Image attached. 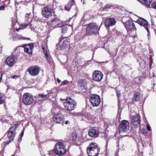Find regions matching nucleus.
Returning <instances> with one entry per match:
<instances>
[{
    "label": "nucleus",
    "instance_id": "1",
    "mask_svg": "<svg viewBox=\"0 0 156 156\" xmlns=\"http://www.w3.org/2000/svg\"><path fill=\"white\" fill-rule=\"evenodd\" d=\"M66 149L63 142H58L56 144L54 149L49 152V156H55L56 155L61 156L66 152Z\"/></svg>",
    "mask_w": 156,
    "mask_h": 156
},
{
    "label": "nucleus",
    "instance_id": "2",
    "mask_svg": "<svg viewBox=\"0 0 156 156\" xmlns=\"http://www.w3.org/2000/svg\"><path fill=\"white\" fill-rule=\"evenodd\" d=\"M100 148L96 143H91L87 148V153L89 156H98Z\"/></svg>",
    "mask_w": 156,
    "mask_h": 156
},
{
    "label": "nucleus",
    "instance_id": "3",
    "mask_svg": "<svg viewBox=\"0 0 156 156\" xmlns=\"http://www.w3.org/2000/svg\"><path fill=\"white\" fill-rule=\"evenodd\" d=\"M100 27V26L99 27L95 23L91 22L89 23L86 28L87 35H92L98 33Z\"/></svg>",
    "mask_w": 156,
    "mask_h": 156
},
{
    "label": "nucleus",
    "instance_id": "4",
    "mask_svg": "<svg viewBox=\"0 0 156 156\" xmlns=\"http://www.w3.org/2000/svg\"><path fill=\"white\" fill-rule=\"evenodd\" d=\"M16 127L15 126L10 127L5 135L7 134L9 140L6 142V144L7 145L12 141L14 138L16 134Z\"/></svg>",
    "mask_w": 156,
    "mask_h": 156
},
{
    "label": "nucleus",
    "instance_id": "5",
    "mask_svg": "<svg viewBox=\"0 0 156 156\" xmlns=\"http://www.w3.org/2000/svg\"><path fill=\"white\" fill-rule=\"evenodd\" d=\"M123 23L127 32L130 33L136 30V28L131 18L127 20L125 22H123Z\"/></svg>",
    "mask_w": 156,
    "mask_h": 156
},
{
    "label": "nucleus",
    "instance_id": "6",
    "mask_svg": "<svg viewBox=\"0 0 156 156\" xmlns=\"http://www.w3.org/2000/svg\"><path fill=\"white\" fill-rule=\"evenodd\" d=\"M53 10L49 5H47L42 9L41 13L42 16L47 19H48L52 15Z\"/></svg>",
    "mask_w": 156,
    "mask_h": 156
},
{
    "label": "nucleus",
    "instance_id": "7",
    "mask_svg": "<svg viewBox=\"0 0 156 156\" xmlns=\"http://www.w3.org/2000/svg\"><path fill=\"white\" fill-rule=\"evenodd\" d=\"M23 103L26 105H29L33 103L34 101V98L33 95L29 93H26L24 94L23 96Z\"/></svg>",
    "mask_w": 156,
    "mask_h": 156
},
{
    "label": "nucleus",
    "instance_id": "8",
    "mask_svg": "<svg viewBox=\"0 0 156 156\" xmlns=\"http://www.w3.org/2000/svg\"><path fill=\"white\" fill-rule=\"evenodd\" d=\"M70 40L67 37H60L59 39L58 44H57V46L60 45V49L62 50L65 49L67 48L70 44L69 43Z\"/></svg>",
    "mask_w": 156,
    "mask_h": 156
},
{
    "label": "nucleus",
    "instance_id": "9",
    "mask_svg": "<svg viewBox=\"0 0 156 156\" xmlns=\"http://www.w3.org/2000/svg\"><path fill=\"white\" fill-rule=\"evenodd\" d=\"M8 38L9 40L12 39L14 41H18L23 39L24 40H30V38L23 37L21 35L18 34L17 33L13 31L10 32L8 36Z\"/></svg>",
    "mask_w": 156,
    "mask_h": 156
},
{
    "label": "nucleus",
    "instance_id": "10",
    "mask_svg": "<svg viewBox=\"0 0 156 156\" xmlns=\"http://www.w3.org/2000/svg\"><path fill=\"white\" fill-rule=\"evenodd\" d=\"M119 132L120 133L127 132L129 129V122L126 120H122L119 126Z\"/></svg>",
    "mask_w": 156,
    "mask_h": 156
},
{
    "label": "nucleus",
    "instance_id": "11",
    "mask_svg": "<svg viewBox=\"0 0 156 156\" xmlns=\"http://www.w3.org/2000/svg\"><path fill=\"white\" fill-rule=\"evenodd\" d=\"M135 22L139 24L141 27H143L147 31L148 34L147 36L149 37V36L150 34V32L149 30V25L148 22L145 19L140 17Z\"/></svg>",
    "mask_w": 156,
    "mask_h": 156
},
{
    "label": "nucleus",
    "instance_id": "12",
    "mask_svg": "<svg viewBox=\"0 0 156 156\" xmlns=\"http://www.w3.org/2000/svg\"><path fill=\"white\" fill-rule=\"evenodd\" d=\"M89 101L93 106H98L101 102L100 96L96 94H92L90 95Z\"/></svg>",
    "mask_w": 156,
    "mask_h": 156
},
{
    "label": "nucleus",
    "instance_id": "13",
    "mask_svg": "<svg viewBox=\"0 0 156 156\" xmlns=\"http://www.w3.org/2000/svg\"><path fill=\"white\" fill-rule=\"evenodd\" d=\"M29 74L33 76L37 75L40 71V68L37 65L31 66L27 70Z\"/></svg>",
    "mask_w": 156,
    "mask_h": 156
},
{
    "label": "nucleus",
    "instance_id": "14",
    "mask_svg": "<svg viewBox=\"0 0 156 156\" xmlns=\"http://www.w3.org/2000/svg\"><path fill=\"white\" fill-rule=\"evenodd\" d=\"M140 120L139 115H135L132 117L130 121L131 124L135 128L140 126Z\"/></svg>",
    "mask_w": 156,
    "mask_h": 156
},
{
    "label": "nucleus",
    "instance_id": "15",
    "mask_svg": "<svg viewBox=\"0 0 156 156\" xmlns=\"http://www.w3.org/2000/svg\"><path fill=\"white\" fill-rule=\"evenodd\" d=\"M103 77V74L100 71L95 70L93 73V80L94 81L98 82L100 81Z\"/></svg>",
    "mask_w": 156,
    "mask_h": 156
},
{
    "label": "nucleus",
    "instance_id": "16",
    "mask_svg": "<svg viewBox=\"0 0 156 156\" xmlns=\"http://www.w3.org/2000/svg\"><path fill=\"white\" fill-rule=\"evenodd\" d=\"M53 119L56 123L62 124L64 123V117L60 114H55L53 117Z\"/></svg>",
    "mask_w": 156,
    "mask_h": 156
},
{
    "label": "nucleus",
    "instance_id": "17",
    "mask_svg": "<svg viewBox=\"0 0 156 156\" xmlns=\"http://www.w3.org/2000/svg\"><path fill=\"white\" fill-rule=\"evenodd\" d=\"M76 102H73V103H64L63 104L66 110L71 111L73 110L76 107Z\"/></svg>",
    "mask_w": 156,
    "mask_h": 156
},
{
    "label": "nucleus",
    "instance_id": "18",
    "mask_svg": "<svg viewBox=\"0 0 156 156\" xmlns=\"http://www.w3.org/2000/svg\"><path fill=\"white\" fill-rule=\"evenodd\" d=\"M88 134L91 137H97L99 135V130L96 128H92L90 129Z\"/></svg>",
    "mask_w": 156,
    "mask_h": 156
},
{
    "label": "nucleus",
    "instance_id": "19",
    "mask_svg": "<svg viewBox=\"0 0 156 156\" xmlns=\"http://www.w3.org/2000/svg\"><path fill=\"white\" fill-rule=\"evenodd\" d=\"M27 47H24V51L25 53L32 55L33 53L32 50L34 47V44L33 43H30L25 45Z\"/></svg>",
    "mask_w": 156,
    "mask_h": 156
},
{
    "label": "nucleus",
    "instance_id": "20",
    "mask_svg": "<svg viewBox=\"0 0 156 156\" xmlns=\"http://www.w3.org/2000/svg\"><path fill=\"white\" fill-rule=\"evenodd\" d=\"M116 22L115 19L113 18H109L105 21V25L106 27H109V26H113Z\"/></svg>",
    "mask_w": 156,
    "mask_h": 156
},
{
    "label": "nucleus",
    "instance_id": "21",
    "mask_svg": "<svg viewBox=\"0 0 156 156\" xmlns=\"http://www.w3.org/2000/svg\"><path fill=\"white\" fill-rule=\"evenodd\" d=\"M12 55L9 57H8L6 59L5 61V64H7L9 66H12L14 62L15 61V58L13 55Z\"/></svg>",
    "mask_w": 156,
    "mask_h": 156
},
{
    "label": "nucleus",
    "instance_id": "22",
    "mask_svg": "<svg viewBox=\"0 0 156 156\" xmlns=\"http://www.w3.org/2000/svg\"><path fill=\"white\" fill-rule=\"evenodd\" d=\"M60 20L58 18L54 17L53 20L51 21V26L54 27H60Z\"/></svg>",
    "mask_w": 156,
    "mask_h": 156
},
{
    "label": "nucleus",
    "instance_id": "23",
    "mask_svg": "<svg viewBox=\"0 0 156 156\" xmlns=\"http://www.w3.org/2000/svg\"><path fill=\"white\" fill-rule=\"evenodd\" d=\"M75 2L74 0H72L70 1L69 3L65 6V9L67 11H69L70 8L72 6H75Z\"/></svg>",
    "mask_w": 156,
    "mask_h": 156
},
{
    "label": "nucleus",
    "instance_id": "24",
    "mask_svg": "<svg viewBox=\"0 0 156 156\" xmlns=\"http://www.w3.org/2000/svg\"><path fill=\"white\" fill-rule=\"evenodd\" d=\"M48 95H45L43 94H40L38 95H36L34 96V97L37 98L41 97L42 99L44 100H46L47 98Z\"/></svg>",
    "mask_w": 156,
    "mask_h": 156
},
{
    "label": "nucleus",
    "instance_id": "25",
    "mask_svg": "<svg viewBox=\"0 0 156 156\" xmlns=\"http://www.w3.org/2000/svg\"><path fill=\"white\" fill-rule=\"evenodd\" d=\"M114 7V5L110 4H108L105 5L103 7L102 10L105 11H108V10L110 9H111Z\"/></svg>",
    "mask_w": 156,
    "mask_h": 156
},
{
    "label": "nucleus",
    "instance_id": "26",
    "mask_svg": "<svg viewBox=\"0 0 156 156\" xmlns=\"http://www.w3.org/2000/svg\"><path fill=\"white\" fill-rule=\"evenodd\" d=\"M152 2V0H144L143 2L144 4L146 7L148 8H150V5Z\"/></svg>",
    "mask_w": 156,
    "mask_h": 156
},
{
    "label": "nucleus",
    "instance_id": "27",
    "mask_svg": "<svg viewBox=\"0 0 156 156\" xmlns=\"http://www.w3.org/2000/svg\"><path fill=\"white\" fill-rule=\"evenodd\" d=\"M53 90H51L48 91L47 90L48 95L47 97L51 99V98H53L54 96V94L55 93L53 92Z\"/></svg>",
    "mask_w": 156,
    "mask_h": 156
},
{
    "label": "nucleus",
    "instance_id": "28",
    "mask_svg": "<svg viewBox=\"0 0 156 156\" xmlns=\"http://www.w3.org/2000/svg\"><path fill=\"white\" fill-rule=\"evenodd\" d=\"M68 25H65L62 26V34L66 33L68 30Z\"/></svg>",
    "mask_w": 156,
    "mask_h": 156
},
{
    "label": "nucleus",
    "instance_id": "29",
    "mask_svg": "<svg viewBox=\"0 0 156 156\" xmlns=\"http://www.w3.org/2000/svg\"><path fill=\"white\" fill-rule=\"evenodd\" d=\"M5 99V95L2 93H0V104H4Z\"/></svg>",
    "mask_w": 156,
    "mask_h": 156
},
{
    "label": "nucleus",
    "instance_id": "30",
    "mask_svg": "<svg viewBox=\"0 0 156 156\" xmlns=\"http://www.w3.org/2000/svg\"><path fill=\"white\" fill-rule=\"evenodd\" d=\"M140 98V95L139 93H136L135 94L133 98V100L136 101H139Z\"/></svg>",
    "mask_w": 156,
    "mask_h": 156
},
{
    "label": "nucleus",
    "instance_id": "31",
    "mask_svg": "<svg viewBox=\"0 0 156 156\" xmlns=\"http://www.w3.org/2000/svg\"><path fill=\"white\" fill-rule=\"evenodd\" d=\"M30 14H31V13H27L26 15L25 19V21L27 22L31 21V19L30 17Z\"/></svg>",
    "mask_w": 156,
    "mask_h": 156
},
{
    "label": "nucleus",
    "instance_id": "32",
    "mask_svg": "<svg viewBox=\"0 0 156 156\" xmlns=\"http://www.w3.org/2000/svg\"><path fill=\"white\" fill-rule=\"evenodd\" d=\"M66 103H73V102H76L75 100H74V99L71 98H67L66 100Z\"/></svg>",
    "mask_w": 156,
    "mask_h": 156
},
{
    "label": "nucleus",
    "instance_id": "33",
    "mask_svg": "<svg viewBox=\"0 0 156 156\" xmlns=\"http://www.w3.org/2000/svg\"><path fill=\"white\" fill-rule=\"evenodd\" d=\"M77 135L76 133H73L72 134V139L73 141L75 140L77 137Z\"/></svg>",
    "mask_w": 156,
    "mask_h": 156
},
{
    "label": "nucleus",
    "instance_id": "34",
    "mask_svg": "<svg viewBox=\"0 0 156 156\" xmlns=\"http://www.w3.org/2000/svg\"><path fill=\"white\" fill-rule=\"evenodd\" d=\"M151 5L152 7L156 9V2H153Z\"/></svg>",
    "mask_w": 156,
    "mask_h": 156
},
{
    "label": "nucleus",
    "instance_id": "35",
    "mask_svg": "<svg viewBox=\"0 0 156 156\" xmlns=\"http://www.w3.org/2000/svg\"><path fill=\"white\" fill-rule=\"evenodd\" d=\"M116 94L117 96L118 97V98H119V97H120L121 96V94L120 93L119 90H117Z\"/></svg>",
    "mask_w": 156,
    "mask_h": 156
},
{
    "label": "nucleus",
    "instance_id": "36",
    "mask_svg": "<svg viewBox=\"0 0 156 156\" xmlns=\"http://www.w3.org/2000/svg\"><path fill=\"white\" fill-rule=\"evenodd\" d=\"M68 83H69V82L67 80H64V81H63L62 82L61 84H62V85H65L68 84Z\"/></svg>",
    "mask_w": 156,
    "mask_h": 156
},
{
    "label": "nucleus",
    "instance_id": "37",
    "mask_svg": "<svg viewBox=\"0 0 156 156\" xmlns=\"http://www.w3.org/2000/svg\"><path fill=\"white\" fill-rule=\"evenodd\" d=\"M20 77V76H16V75H13L11 77V78L12 79H16L17 78H19Z\"/></svg>",
    "mask_w": 156,
    "mask_h": 156
},
{
    "label": "nucleus",
    "instance_id": "38",
    "mask_svg": "<svg viewBox=\"0 0 156 156\" xmlns=\"http://www.w3.org/2000/svg\"><path fill=\"white\" fill-rule=\"evenodd\" d=\"M5 6V5H3L1 6H0V10H4Z\"/></svg>",
    "mask_w": 156,
    "mask_h": 156
},
{
    "label": "nucleus",
    "instance_id": "39",
    "mask_svg": "<svg viewBox=\"0 0 156 156\" xmlns=\"http://www.w3.org/2000/svg\"><path fill=\"white\" fill-rule=\"evenodd\" d=\"M3 73L2 72H0V83L1 82V81L2 80V75H3Z\"/></svg>",
    "mask_w": 156,
    "mask_h": 156
},
{
    "label": "nucleus",
    "instance_id": "40",
    "mask_svg": "<svg viewBox=\"0 0 156 156\" xmlns=\"http://www.w3.org/2000/svg\"><path fill=\"white\" fill-rule=\"evenodd\" d=\"M147 130L149 131L151 130V128L150 126L148 125H147Z\"/></svg>",
    "mask_w": 156,
    "mask_h": 156
},
{
    "label": "nucleus",
    "instance_id": "41",
    "mask_svg": "<svg viewBox=\"0 0 156 156\" xmlns=\"http://www.w3.org/2000/svg\"><path fill=\"white\" fill-rule=\"evenodd\" d=\"M24 130H25V129H23V130H22V131L21 133V137H22L23 136Z\"/></svg>",
    "mask_w": 156,
    "mask_h": 156
},
{
    "label": "nucleus",
    "instance_id": "42",
    "mask_svg": "<svg viewBox=\"0 0 156 156\" xmlns=\"http://www.w3.org/2000/svg\"><path fill=\"white\" fill-rule=\"evenodd\" d=\"M87 45V43L86 42H84L82 44V47H86Z\"/></svg>",
    "mask_w": 156,
    "mask_h": 156
},
{
    "label": "nucleus",
    "instance_id": "43",
    "mask_svg": "<svg viewBox=\"0 0 156 156\" xmlns=\"http://www.w3.org/2000/svg\"><path fill=\"white\" fill-rule=\"evenodd\" d=\"M141 133L144 136H146L147 135V133L142 132Z\"/></svg>",
    "mask_w": 156,
    "mask_h": 156
},
{
    "label": "nucleus",
    "instance_id": "44",
    "mask_svg": "<svg viewBox=\"0 0 156 156\" xmlns=\"http://www.w3.org/2000/svg\"><path fill=\"white\" fill-rule=\"evenodd\" d=\"M142 132L147 133V130L146 129L145 127H144V130H143V131H141V133H142Z\"/></svg>",
    "mask_w": 156,
    "mask_h": 156
},
{
    "label": "nucleus",
    "instance_id": "45",
    "mask_svg": "<svg viewBox=\"0 0 156 156\" xmlns=\"http://www.w3.org/2000/svg\"><path fill=\"white\" fill-rule=\"evenodd\" d=\"M69 123V122L68 120H67L65 122V124L66 125H67Z\"/></svg>",
    "mask_w": 156,
    "mask_h": 156
},
{
    "label": "nucleus",
    "instance_id": "46",
    "mask_svg": "<svg viewBox=\"0 0 156 156\" xmlns=\"http://www.w3.org/2000/svg\"><path fill=\"white\" fill-rule=\"evenodd\" d=\"M144 127L141 128V127L140 126V129L141 131H143V130H144Z\"/></svg>",
    "mask_w": 156,
    "mask_h": 156
},
{
    "label": "nucleus",
    "instance_id": "47",
    "mask_svg": "<svg viewBox=\"0 0 156 156\" xmlns=\"http://www.w3.org/2000/svg\"><path fill=\"white\" fill-rule=\"evenodd\" d=\"M22 137H20V138H19L18 139V141L20 142L22 140Z\"/></svg>",
    "mask_w": 156,
    "mask_h": 156
},
{
    "label": "nucleus",
    "instance_id": "48",
    "mask_svg": "<svg viewBox=\"0 0 156 156\" xmlns=\"http://www.w3.org/2000/svg\"><path fill=\"white\" fill-rule=\"evenodd\" d=\"M41 48L43 50H44L45 49V47L44 45H43L41 46Z\"/></svg>",
    "mask_w": 156,
    "mask_h": 156
},
{
    "label": "nucleus",
    "instance_id": "49",
    "mask_svg": "<svg viewBox=\"0 0 156 156\" xmlns=\"http://www.w3.org/2000/svg\"><path fill=\"white\" fill-rule=\"evenodd\" d=\"M2 46L0 47V54L2 53Z\"/></svg>",
    "mask_w": 156,
    "mask_h": 156
},
{
    "label": "nucleus",
    "instance_id": "50",
    "mask_svg": "<svg viewBox=\"0 0 156 156\" xmlns=\"http://www.w3.org/2000/svg\"><path fill=\"white\" fill-rule=\"evenodd\" d=\"M57 82L58 83H59L61 82V80L58 78L57 79Z\"/></svg>",
    "mask_w": 156,
    "mask_h": 156
},
{
    "label": "nucleus",
    "instance_id": "51",
    "mask_svg": "<svg viewBox=\"0 0 156 156\" xmlns=\"http://www.w3.org/2000/svg\"><path fill=\"white\" fill-rule=\"evenodd\" d=\"M108 141H106V145H105V147H106V148H107V144H108Z\"/></svg>",
    "mask_w": 156,
    "mask_h": 156
},
{
    "label": "nucleus",
    "instance_id": "52",
    "mask_svg": "<svg viewBox=\"0 0 156 156\" xmlns=\"http://www.w3.org/2000/svg\"><path fill=\"white\" fill-rule=\"evenodd\" d=\"M45 56L46 57L48 58V54H45Z\"/></svg>",
    "mask_w": 156,
    "mask_h": 156
},
{
    "label": "nucleus",
    "instance_id": "53",
    "mask_svg": "<svg viewBox=\"0 0 156 156\" xmlns=\"http://www.w3.org/2000/svg\"><path fill=\"white\" fill-rule=\"evenodd\" d=\"M155 84V83H153V87H152V88H153V89H154V85Z\"/></svg>",
    "mask_w": 156,
    "mask_h": 156
},
{
    "label": "nucleus",
    "instance_id": "54",
    "mask_svg": "<svg viewBox=\"0 0 156 156\" xmlns=\"http://www.w3.org/2000/svg\"><path fill=\"white\" fill-rule=\"evenodd\" d=\"M84 16L82 17V19H81V20L82 21H83V20H84Z\"/></svg>",
    "mask_w": 156,
    "mask_h": 156
},
{
    "label": "nucleus",
    "instance_id": "55",
    "mask_svg": "<svg viewBox=\"0 0 156 156\" xmlns=\"http://www.w3.org/2000/svg\"><path fill=\"white\" fill-rule=\"evenodd\" d=\"M82 86H83V87L84 88V85L83 84H82L80 86L81 87H82Z\"/></svg>",
    "mask_w": 156,
    "mask_h": 156
},
{
    "label": "nucleus",
    "instance_id": "56",
    "mask_svg": "<svg viewBox=\"0 0 156 156\" xmlns=\"http://www.w3.org/2000/svg\"><path fill=\"white\" fill-rule=\"evenodd\" d=\"M27 26H28V25H25V26H24V28H26Z\"/></svg>",
    "mask_w": 156,
    "mask_h": 156
},
{
    "label": "nucleus",
    "instance_id": "57",
    "mask_svg": "<svg viewBox=\"0 0 156 156\" xmlns=\"http://www.w3.org/2000/svg\"><path fill=\"white\" fill-rule=\"evenodd\" d=\"M118 48H117L116 49V52H117V51H118Z\"/></svg>",
    "mask_w": 156,
    "mask_h": 156
},
{
    "label": "nucleus",
    "instance_id": "58",
    "mask_svg": "<svg viewBox=\"0 0 156 156\" xmlns=\"http://www.w3.org/2000/svg\"><path fill=\"white\" fill-rule=\"evenodd\" d=\"M11 156H16L14 154H13Z\"/></svg>",
    "mask_w": 156,
    "mask_h": 156
},
{
    "label": "nucleus",
    "instance_id": "59",
    "mask_svg": "<svg viewBox=\"0 0 156 156\" xmlns=\"http://www.w3.org/2000/svg\"><path fill=\"white\" fill-rule=\"evenodd\" d=\"M23 2V1H21L19 3H22V2Z\"/></svg>",
    "mask_w": 156,
    "mask_h": 156
},
{
    "label": "nucleus",
    "instance_id": "60",
    "mask_svg": "<svg viewBox=\"0 0 156 156\" xmlns=\"http://www.w3.org/2000/svg\"><path fill=\"white\" fill-rule=\"evenodd\" d=\"M130 66H131V65H129V66H128V67H130Z\"/></svg>",
    "mask_w": 156,
    "mask_h": 156
},
{
    "label": "nucleus",
    "instance_id": "61",
    "mask_svg": "<svg viewBox=\"0 0 156 156\" xmlns=\"http://www.w3.org/2000/svg\"><path fill=\"white\" fill-rule=\"evenodd\" d=\"M117 146L118 147H119V144H118V145H117Z\"/></svg>",
    "mask_w": 156,
    "mask_h": 156
},
{
    "label": "nucleus",
    "instance_id": "62",
    "mask_svg": "<svg viewBox=\"0 0 156 156\" xmlns=\"http://www.w3.org/2000/svg\"><path fill=\"white\" fill-rule=\"evenodd\" d=\"M63 100V99H60V100Z\"/></svg>",
    "mask_w": 156,
    "mask_h": 156
},
{
    "label": "nucleus",
    "instance_id": "63",
    "mask_svg": "<svg viewBox=\"0 0 156 156\" xmlns=\"http://www.w3.org/2000/svg\"><path fill=\"white\" fill-rule=\"evenodd\" d=\"M80 144H78V145H80Z\"/></svg>",
    "mask_w": 156,
    "mask_h": 156
},
{
    "label": "nucleus",
    "instance_id": "64",
    "mask_svg": "<svg viewBox=\"0 0 156 156\" xmlns=\"http://www.w3.org/2000/svg\"><path fill=\"white\" fill-rule=\"evenodd\" d=\"M88 61L89 62H90V60H89Z\"/></svg>",
    "mask_w": 156,
    "mask_h": 156
}]
</instances>
